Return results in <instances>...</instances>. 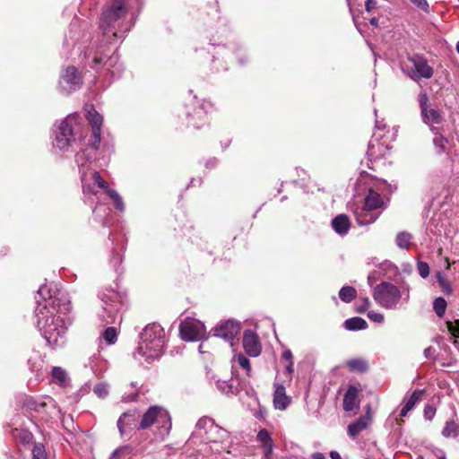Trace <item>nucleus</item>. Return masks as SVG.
<instances>
[{
    "mask_svg": "<svg viewBox=\"0 0 459 459\" xmlns=\"http://www.w3.org/2000/svg\"><path fill=\"white\" fill-rule=\"evenodd\" d=\"M196 184L198 186H200L202 184V179L201 178H198V179L192 178L190 181V184L187 186V187H189L190 186H195Z\"/></svg>",
    "mask_w": 459,
    "mask_h": 459,
    "instance_id": "63",
    "label": "nucleus"
},
{
    "mask_svg": "<svg viewBox=\"0 0 459 459\" xmlns=\"http://www.w3.org/2000/svg\"><path fill=\"white\" fill-rule=\"evenodd\" d=\"M332 228L333 231L340 235V236H345L348 234L350 228H351V221L350 218L344 214H338L336 215L331 222Z\"/></svg>",
    "mask_w": 459,
    "mask_h": 459,
    "instance_id": "22",
    "label": "nucleus"
},
{
    "mask_svg": "<svg viewBox=\"0 0 459 459\" xmlns=\"http://www.w3.org/2000/svg\"><path fill=\"white\" fill-rule=\"evenodd\" d=\"M82 30L80 25L77 22H72L69 27L68 33L65 36V41L64 44L69 48L74 47L77 44L79 40V35L81 33Z\"/></svg>",
    "mask_w": 459,
    "mask_h": 459,
    "instance_id": "25",
    "label": "nucleus"
},
{
    "mask_svg": "<svg viewBox=\"0 0 459 459\" xmlns=\"http://www.w3.org/2000/svg\"><path fill=\"white\" fill-rule=\"evenodd\" d=\"M92 212L97 220L102 221L103 226L108 225V221H106L105 216L110 213L109 208L102 204H97L93 208Z\"/></svg>",
    "mask_w": 459,
    "mask_h": 459,
    "instance_id": "36",
    "label": "nucleus"
},
{
    "mask_svg": "<svg viewBox=\"0 0 459 459\" xmlns=\"http://www.w3.org/2000/svg\"><path fill=\"white\" fill-rule=\"evenodd\" d=\"M93 392L98 397L105 398L108 394L107 384L102 382L98 383L97 385H95Z\"/></svg>",
    "mask_w": 459,
    "mask_h": 459,
    "instance_id": "45",
    "label": "nucleus"
},
{
    "mask_svg": "<svg viewBox=\"0 0 459 459\" xmlns=\"http://www.w3.org/2000/svg\"><path fill=\"white\" fill-rule=\"evenodd\" d=\"M152 427L157 440L164 441L169 437L172 420L167 409L160 405H152L141 415L137 430H145Z\"/></svg>",
    "mask_w": 459,
    "mask_h": 459,
    "instance_id": "5",
    "label": "nucleus"
},
{
    "mask_svg": "<svg viewBox=\"0 0 459 459\" xmlns=\"http://www.w3.org/2000/svg\"><path fill=\"white\" fill-rule=\"evenodd\" d=\"M132 453V447L130 446H121L113 451L108 459H118L122 455H129Z\"/></svg>",
    "mask_w": 459,
    "mask_h": 459,
    "instance_id": "43",
    "label": "nucleus"
},
{
    "mask_svg": "<svg viewBox=\"0 0 459 459\" xmlns=\"http://www.w3.org/2000/svg\"><path fill=\"white\" fill-rule=\"evenodd\" d=\"M347 366L351 371L363 373L368 368V362L363 359H353L347 361Z\"/></svg>",
    "mask_w": 459,
    "mask_h": 459,
    "instance_id": "32",
    "label": "nucleus"
},
{
    "mask_svg": "<svg viewBox=\"0 0 459 459\" xmlns=\"http://www.w3.org/2000/svg\"><path fill=\"white\" fill-rule=\"evenodd\" d=\"M423 353L426 359H431L435 358L436 350L433 347L429 346L424 350Z\"/></svg>",
    "mask_w": 459,
    "mask_h": 459,
    "instance_id": "53",
    "label": "nucleus"
},
{
    "mask_svg": "<svg viewBox=\"0 0 459 459\" xmlns=\"http://www.w3.org/2000/svg\"><path fill=\"white\" fill-rule=\"evenodd\" d=\"M459 435V424L455 420H448L442 430V436L446 438H455Z\"/></svg>",
    "mask_w": 459,
    "mask_h": 459,
    "instance_id": "30",
    "label": "nucleus"
},
{
    "mask_svg": "<svg viewBox=\"0 0 459 459\" xmlns=\"http://www.w3.org/2000/svg\"><path fill=\"white\" fill-rule=\"evenodd\" d=\"M195 429L191 438L200 437L204 442L212 444L211 449L217 453L228 451L230 443V432L217 425L213 419L202 417L196 422Z\"/></svg>",
    "mask_w": 459,
    "mask_h": 459,
    "instance_id": "6",
    "label": "nucleus"
},
{
    "mask_svg": "<svg viewBox=\"0 0 459 459\" xmlns=\"http://www.w3.org/2000/svg\"><path fill=\"white\" fill-rule=\"evenodd\" d=\"M435 277L445 293L449 294L452 292V287L450 283L445 279V276L442 272H437Z\"/></svg>",
    "mask_w": 459,
    "mask_h": 459,
    "instance_id": "42",
    "label": "nucleus"
},
{
    "mask_svg": "<svg viewBox=\"0 0 459 459\" xmlns=\"http://www.w3.org/2000/svg\"><path fill=\"white\" fill-rule=\"evenodd\" d=\"M338 295L342 302L351 303L357 297V290L354 287L343 286Z\"/></svg>",
    "mask_w": 459,
    "mask_h": 459,
    "instance_id": "31",
    "label": "nucleus"
},
{
    "mask_svg": "<svg viewBox=\"0 0 459 459\" xmlns=\"http://www.w3.org/2000/svg\"><path fill=\"white\" fill-rule=\"evenodd\" d=\"M102 337L108 344H114L117 340V328L114 326L107 327L102 333Z\"/></svg>",
    "mask_w": 459,
    "mask_h": 459,
    "instance_id": "39",
    "label": "nucleus"
},
{
    "mask_svg": "<svg viewBox=\"0 0 459 459\" xmlns=\"http://www.w3.org/2000/svg\"><path fill=\"white\" fill-rule=\"evenodd\" d=\"M435 414H436V409L433 406H431L429 404L425 406L424 418L426 420H431L434 418Z\"/></svg>",
    "mask_w": 459,
    "mask_h": 459,
    "instance_id": "50",
    "label": "nucleus"
},
{
    "mask_svg": "<svg viewBox=\"0 0 459 459\" xmlns=\"http://www.w3.org/2000/svg\"><path fill=\"white\" fill-rule=\"evenodd\" d=\"M370 424V418L367 415L360 416L358 420L351 422L348 426V436L354 439L364 429H368Z\"/></svg>",
    "mask_w": 459,
    "mask_h": 459,
    "instance_id": "23",
    "label": "nucleus"
},
{
    "mask_svg": "<svg viewBox=\"0 0 459 459\" xmlns=\"http://www.w3.org/2000/svg\"><path fill=\"white\" fill-rule=\"evenodd\" d=\"M138 396V394L137 393H134V394H128V395H124L122 400L126 403H129V402H133L134 401Z\"/></svg>",
    "mask_w": 459,
    "mask_h": 459,
    "instance_id": "58",
    "label": "nucleus"
},
{
    "mask_svg": "<svg viewBox=\"0 0 459 459\" xmlns=\"http://www.w3.org/2000/svg\"><path fill=\"white\" fill-rule=\"evenodd\" d=\"M368 317L375 323H382L384 321V316L375 311L368 312Z\"/></svg>",
    "mask_w": 459,
    "mask_h": 459,
    "instance_id": "51",
    "label": "nucleus"
},
{
    "mask_svg": "<svg viewBox=\"0 0 459 459\" xmlns=\"http://www.w3.org/2000/svg\"><path fill=\"white\" fill-rule=\"evenodd\" d=\"M218 164V160L216 158H210L209 160H207L205 161V167L207 169H213L217 166Z\"/></svg>",
    "mask_w": 459,
    "mask_h": 459,
    "instance_id": "56",
    "label": "nucleus"
},
{
    "mask_svg": "<svg viewBox=\"0 0 459 459\" xmlns=\"http://www.w3.org/2000/svg\"><path fill=\"white\" fill-rule=\"evenodd\" d=\"M281 358H282V359H284V360H286L288 362L293 361L292 360L293 356H292V352H291L290 350H285L282 352Z\"/></svg>",
    "mask_w": 459,
    "mask_h": 459,
    "instance_id": "57",
    "label": "nucleus"
},
{
    "mask_svg": "<svg viewBox=\"0 0 459 459\" xmlns=\"http://www.w3.org/2000/svg\"><path fill=\"white\" fill-rule=\"evenodd\" d=\"M448 328L453 334L459 337V320H455L454 323H448Z\"/></svg>",
    "mask_w": 459,
    "mask_h": 459,
    "instance_id": "52",
    "label": "nucleus"
},
{
    "mask_svg": "<svg viewBox=\"0 0 459 459\" xmlns=\"http://www.w3.org/2000/svg\"><path fill=\"white\" fill-rule=\"evenodd\" d=\"M143 0H107L99 19V30L91 36L83 33L82 56L84 65L108 76L109 83L121 77L124 65L115 47L134 26Z\"/></svg>",
    "mask_w": 459,
    "mask_h": 459,
    "instance_id": "1",
    "label": "nucleus"
},
{
    "mask_svg": "<svg viewBox=\"0 0 459 459\" xmlns=\"http://www.w3.org/2000/svg\"><path fill=\"white\" fill-rule=\"evenodd\" d=\"M179 333L182 340L195 342L205 337L206 327L203 322L197 319L187 318L180 324Z\"/></svg>",
    "mask_w": 459,
    "mask_h": 459,
    "instance_id": "15",
    "label": "nucleus"
},
{
    "mask_svg": "<svg viewBox=\"0 0 459 459\" xmlns=\"http://www.w3.org/2000/svg\"><path fill=\"white\" fill-rule=\"evenodd\" d=\"M74 117L68 116L55 125L53 146L62 152H69L75 143Z\"/></svg>",
    "mask_w": 459,
    "mask_h": 459,
    "instance_id": "11",
    "label": "nucleus"
},
{
    "mask_svg": "<svg viewBox=\"0 0 459 459\" xmlns=\"http://www.w3.org/2000/svg\"><path fill=\"white\" fill-rule=\"evenodd\" d=\"M412 267L410 264H403V271L407 273H411Z\"/></svg>",
    "mask_w": 459,
    "mask_h": 459,
    "instance_id": "61",
    "label": "nucleus"
},
{
    "mask_svg": "<svg viewBox=\"0 0 459 459\" xmlns=\"http://www.w3.org/2000/svg\"><path fill=\"white\" fill-rule=\"evenodd\" d=\"M100 307L97 312L99 320L104 325L119 324L122 321V314L125 308L126 295L106 289L99 294Z\"/></svg>",
    "mask_w": 459,
    "mask_h": 459,
    "instance_id": "7",
    "label": "nucleus"
},
{
    "mask_svg": "<svg viewBox=\"0 0 459 459\" xmlns=\"http://www.w3.org/2000/svg\"><path fill=\"white\" fill-rule=\"evenodd\" d=\"M140 417L137 410H129L120 415L117 426L122 438L129 437L131 431L134 429H137Z\"/></svg>",
    "mask_w": 459,
    "mask_h": 459,
    "instance_id": "17",
    "label": "nucleus"
},
{
    "mask_svg": "<svg viewBox=\"0 0 459 459\" xmlns=\"http://www.w3.org/2000/svg\"><path fill=\"white\" fill-rule=\"evenodd\" d=\"M379 273L377 271H374L370 273L368 276V283L372 286L377 280H378Z\"/></svg>",
    "mask_w": 459,
    "mask_h": 459,
    "instance_id": "54",
    "label": "nucleus"
},
{
    "mask_svg": "<svg viewBox=\"0 0 459 459\" xmlns=\"http://www.w3.org/2000/svg\"><path fill=\"white\" fill-rule=\"evenodd\" d=\"M343 326L348 331H359L366 329L368 323L362 317L354 316L346 319L343 323Z\"/></svg>",
    "mask_w": 459,
    "mask_h": 459,
    "instance_id": "28",
    "label": "nucleus"
},
{
    "mask_svg": "<svg viewBox=\"0 0 459 459\" xmlns=\"http://www.w3.org/2000/svg\"><path fill=\"white\" fill-rule=\"evenodd\" d=\"M290 403V398L286 394V389L282 384L274 383L273 406L275 409L283 411Z\"/></svg>",
    "mask_w": 459,
    "mask_h": 459,
    "instance_id": "20",
    "label": "nucleus"
},
{
    "mask_svg": "<svg viewBox=\"0 0 459 459\" xmlns=\"http://www.w3.org/2000/svg\"><path fill=\"white\" fill-rule=\"evenodd\" d=\"M109 198L114 202L115 207L119 212L125 211V204L120 195L114 189H107L106 193Z\"/></svg>",
    "mask_w": 459,
    "mask_h": 459,
    "instance_id": "37",
    "label": "nucleus"
},
{
    "mask_svg": "<svg viewBox=\"0 0 459 459\" xmlns=\"http://www.w3.org/2000/svg\"><path fill=\"white\" fill-rule=\"evenodd\" d=\"M410 2L421 11L429 13V4L427 0H410Z\"/></svg>",
    "mask_w": 459,
    "mask_h": 459,
    "instance_id": "49",
    "label": "nucleus"
},
{
    "mask_svg": "<svg viewBox=\"0 0 459 459\" xmlns=\"http://www.w3.org/2000/svg\"><path fill=\"white\" fill-rule=\"evenodd\" d=\"M358 388L350 385L343 397V409L346 411H351L357 407Z\"/></svg>",
    "mask_w": 459,
    "mask_h": 459,
    "instance_id": "24",
    "label": "nucleus"
},
{
    "mask_svg": "<svg viewBox=\"0 0 459 459\" xmlns=\"http://www.w3.org/2000/svg\"><path fill=\"white\" fill-rule=\"evenodd\" d=\"M52 380L59 386L65 387L69 384L66 371L60 367H54L51 370Z\"/></svg>",
    "mask_w": 459,
    "mask_h": 459,
    "instance_id": "29",
    "label": "nucleus"
},
{
    "mask_svg": "<svg viewBox=\"0 0 459 459\" xmlns=\"http://www.w3.org/2000/svg\"><path fill=\"white\" fill-rule=\"evenodd\" d=\"M32 459H47L45 447L42 444H35L32 449Z\"/></svg>",
    "mask_w": 459,
    "mask_h": 459,
    "instance_id": "44",
    "label": "nucleus"
},
{
    "mask_svg": "<svg viewBox=\"0 0 459 459\" xmlns=\"http://www.w3.org/2000/svg\"><path fill=\"white\" fill-rule=\"evenodd\" d=\"M370 301L368 298L363 299V306L358 309L359 313H363L368 307Z\"/></svg>",
    "mask_w": 459,
    "mask_h": 459,
    "instance_id": "59",
    "label": "nucleus"
},
{
    "mask_svg": "<svg viewBox=\"0 0 459 459\" xmlns=\"http://www.w3.org/2000/svg\"><path fill=\"white\" fill-rule=\"evenodd\" d=\"M285 369L289 375H291L294 371L293 361L289 362Z\"/></svg>",
    "mask_w": 459,
    "mask_h": 459,
    "instance_id": "60",
    "label": "nucleus"
},
{
    "mask_svg": "<svg viewBox=\"0 0 459 459\" xmlns=\"http://www.w3.org/2000/svg\"><path fill=\"white\" fill-rule=\"evenodd\" d=\"M22 404L26 412L44 420H48L57 410L56 402L48 395L25 396Z\"/></svg>",
    "mask_w": 459,
    "mask_h": 459,
    "instance_id": "9",
    "label": "nucleus"
},
{
    "mask_svg": "<svg viewBox=\"0 0 459 459\" xmlns=\"http://www.w3.org/2000/svg\"><path fill=\"white\" fill-rule=\"evenodd\" d=\"M377 7V1L376 0H366L365 3V8L367 12H371Z\"/></svg>",
    "mask_w": 459,
    "mask_h": 459,
    "instance_id": "55",
    "label": "nucleus"
},
{
    "mask_svg": "<svg viewBox=\"0 0 459 459\" xmlns=\"http://www.w3.org/2000/svg\"><path fill=\"white\" fill-rule=\"evenodd\" d=\"M330 457L331 459H342L341 455L337 451H331Z\"/></svg>",
    "mask_w": 459,
    "mask_h": 459,
    "instance_id": "62",
    "label": "nucleus"
},
{
    "mask_svg": "<svg viewBox=\"0 0 459 459\" xmlns=\"http://www.w3.org/2000/svg\"><path fill=\"white\" fill-rule=\"evenodd\" d=\"M86 118L91 127V134L85 146L75 154L84 201L94 203L99 200V194L107 193L108 183L101 178L97 168L105 167L110 161L114 152V143L101 139L102 116L93 106L86 109Z\"/></svg>",
    "mask_w": 459,
    "mask_h": 459,
    "instance_id": "2",
    "label": "nucleus"
},
{
    "mask_svg": "<svg viewBox=\"0 0 459 459\" xmlns=\"http://www.w3.org/2000/svg\"><path fill=\"white\" fill-rule=\"evenodd\" d=\"M185 117L186 126L199 129L205 124V117L212 108V104L205 100H198L192 96L185 104Z\"/></svg>",
    "mask_w": 459,
    "mask_h": 459,
    "instance_id": "10",
    "label": "nucleus"
},
{
    "mask_svg": "<svg viewBox=\"0 0 459 459\" xmlns=\"http://www.w3.org/2000/svg\"><path fill=\"white\" fill-rule=\"evenodd\" d=\"M418 102L423 124L428 126L432 133H435L438 129L437 126L445 120L442 112L430 107L429 96L425 91L420 92Z\"/></svg>",
    "mask_w": 459,
    "mask_h": 459,
    "instance_id": "13",
    "label": "nucleus"
},
{
    "mask_svg": "<svg viewBox=\"0 0 459 459\" xmlns=\"http://www.w3.org/2000/svg\"><path fill=\"white\" fill-rule=\"evenodd\" d=\"M35 309L36 326L52 349H60L66 343L67 324L65 317L71 310L67 292L52 284L42 285L37 292Z\"/></svg>",
    "mask_w": 459,
    "mask_h": 459,
    "instance_id": "3",
    "label": "nucleus"
},
{
    "mask_svg": "<svg viewBox=\"0 0 459 459\" xmlns=\"http://www.w3.org/2000/svg\"><path fill=\"white\" fill-rule=\"evenodd\" d=\"M108 242H110L113 248L109 264L113 266L115 272L118 273L122 263V255L116 251L114 239L110 236L108 237Z\"/></svg>",
    "mask_w": 459,
    "mask_h": 459,
    "instance_id": "33",
    "label": "nucleus"
},
{
    "mask_svg": "<svg viewBox=\"0 0 459 459\" xmlns=\"http://www.w3.org/2000/svg\"><path fill=\"white\" fill-rule=\"evenodd\" d=\"M238 362L243 368L246 369L247 375L249 376L250 371H251L249 359L243 354H238Z\"/></svg>",
    "mask_w": 459,
    "mask_h": 459,
    "instance_id": "47",
    "label": "nucleus"
},
{
    "mask_svg": "<svg viewBox=\"0 0 459 459\" xmlns=\"http://www.w3.org/2000/svg\"><path fill=\"white\" fill-rule=\"evenodd\" d=\"M446 305V301L444 298L439 297L435 299L433 309L438 317H442L445 315Z\"/></svg>",
    "mask_w": 459,
    "mask_h": 459,
    "instance_id": "40",
    "label": "nucleus"
},
{
    "mask_svg": "<svg viewBox=\"0 0 459 459\" xmlns=\"http://www.w3.org/2000/svg\"><path fill=\"white\" fill-rule=\"evenodd\" d=\"M243 348L250 357H257L262 351L261 342L257 333L251 330L247 329L243 334Z\"/></svg>",
    "mask_w": 459,
    "mask_h": 459,
    "instance_id": "19",
    "label": "nucleus"
},
{
    "mask_svg": "<svg viewBox=\"0 0 459 459\" xmlns=\"http://www.w3.org/2000/svg\"><path fill=\"white\" fill-rule=\"evenodd\" d=\"M383 198L380 195V194H378L377 191L373 189H369L368 194L365 198L364 206L375 211L380 208L383 205Z\"/></svg>",
    "mask_w": 459,
    "mask_h": 459,
    "instance_id": "26",
    "label": "nucleus"
},
{
    "mask_svg": "<svg viewBox=\"0 0 459 459\" xmlns=\"http://www.w3.org/2000/svg\"><path fill=\"white\" fill-rule=\"evenodd\" d=\"M408 60L412 64L411 71L408 75L413 81H420L421 79H429L433 75V68L429 65L425 57L420 55H412L409 56Z\"/></svg>",
    "mask_w": 459,
    "mask_h": 459,
    "instance_id": "16",
    "label": "nucleus"
},
{
    "mask_svg": "<svg viewBox=\"0 0 459 459\" xmlns=\"http://www.w3.org/2000/svg\"><path fill=\"white\" fill-rule=\"evenodd\" d=\"M313 459H325V455L322 453H314L312 455Z\"/></svg>",
    "mask_w": 459,
    "mask_h": 459,
    "instance_id": "64",
    "label": "nucleus"
},
{
    "mask_svg": "<svg viewBox=\"0 0 459 459\" xmlns=\"http://www.w3.org/2000/svg\"><path fill=\"white\" fill-rule=\"evenodd\" d=\"M216 387L219 391L225 394H235L236 388L230 382V380H221L218 379L215 382Z\"/></svg>",
    "mask_w": 459,
    "mask_h": 459,
    "instance_id": "34",
    "label": "nucleus"
},
{
    "mask_svg": "<svg viewBox=\"0 0 459 459\" xmlns=\"http://www.w3.org/2000/svg\"><path fill=\"white\" fill-rule=\"evenodd\" d=\"M417 270L420 276L423 279H426L429 275V266L426 262L419 260L417 262Z\"/></svg>",
    "mask_w": 459,
    "mask_h": 459,
    "instance_id": "46",
    "label": "nucleus"
},
{
    "mask_svg": "<svg viewBox=\"0 0 459 459\" xmlns=\"http://www.w3.org/2000/svg\"><path fill=\"white\" fill-rule=\"evenodd\" d=\"M422 394H423V390H415L410 395V397L403 403L401 411H400V416L405 417L407 415V413L415 406V404L420 399Z\"/></svg>",
    "mask_w": 459,
    "mask_h": 459,
    "instance_id": "27",
    "label": "nucleus"
},
{
    "mask_svg": "<svg viewBox=\"0 0 459 459\" xmlns=\"http://www.w3.org/2000/svg\"><path fill=\"white\" fill-rule=\"evenodd\" d=\"M83 77L77 67L68 65L62 69L58 82L63 93L69 94L81 89Z\"/></svg>",
    "mask_w": 459,
    "mask_h": 459,
    "instance_id": "14",
    "label": "nucleus"
},
{
    "mask_svg": "<svg viewBox=\"0 0 459 459\" xmlns=\"http://www.w3.org/2000/svg\"><path fill=\"white\" fill-rule=\"evenodd\" d=\"M373 298L382 307L394 309L402 298V293L393 283L383 281L374 288Z\"/></svg>",
    "mask_w": 459,
    "mask_h": 459,
    "instance_id": "12",
    "label": "nucleus"
},
{
    "mask_svg": "<svg viewBox=\"0 0 459 459\" xmlns=\"http://www.w3.org/2000/svg\"><path fill=\"white\" fill-rule=\"evenodd\" d=\"M257 440L261 442L263 447L270 448V444L273 443L270 433L265 429H262L259 430V432L257 433Z\"/></svg>",
    "mask_w": 459,
    "mask_h": 459,
    "instance_id": "41",
    "label": "nucleus"
},
{
    "mask_svg": "<svg viewBox=\"0 0 459 459\" xmlns=\"http://www.w3.org/2000/svg\"><path fill=\"white\" fill-rule=\"evenodd\" d=\"M434 138H433V144L437 150V152L442 153L446 150V146L447 143V140L446 137H444L439 132L438 129L433 133Z\"/></svg>",
    "mask_w": 459,
    "mask_h": 459,
    "instance_id": "35",
    "label": "nucleus"
},
{
    "mask_svg": "<svg viewBox=\"0 0 459 459\" xmlns=\"http://www.w3.org/2000/svg\"><path fill=\"white\" fill-rule=\"evenodd\" d=\"M356 221L359 226H367L375 222L379 217V213L376 212L372 209H368L363 206L360 209H357L354 212Z\"/></svg>",
    "mask_w": 459,
    "mask_h": 459,
    "instance_id": "21",
    "label": "nucleus"
},
{
    "mask_svg": "<svg viewBox=\"0 0 459 459\" xmlns=\"http://www.w3.org/2000/svg\"><path fill=\"white\" fill-rule=\"evenodd\" d=\"M240 331V323L232 319L221 321L212 330V335L232 342Z\"/></svg>",
    "mask_w": 459,
    "mask_h": 459,
    "instance_id": "18",
    "label": "nucleus"
},
{
    "mask_svg": "<svg viewBox=\"0 0 459 459\" xmlns=\"http://www.w3.org/2000/svg\"><path fill=\"white\" fill-rule=\"evenodd\" d=\"M16 437H18L22 444H29L33 439L32 434L29 431L24 430L19 431Z\"/></svg>",
    "mask_w": 459,
    "mask_h": 459,
    "instance_id": "48",
    "label": "nucleus"
},
{
    "mask_svg": "<svg viewBox=\"0 0 459 459\" xmlns=\"http://www.w3.org/2000/svg\"><path fill=\"white\" fill-rule=\"evenodd\" d=\"M165 344L166 334L163 327L152 323L146 325L140 333L136 353L150 364L163 355Z\"/></svg>",
    "mask_w": 459,
    "mask_h": 459,
    "instance_id": "4",
    "label": "nucleus"
},
{
    "mask_svg": "<svg viewBox=\"0 0 459 459\" xmlns=\"http://www.w3.org/2000/svg\"><path fill=\"white\" fill-rule=\"evenodd\" d=\"M411 235L409 232L402 231L397 234L395 243L398 247L408 249L411 244Z\"/></svg>",
    "mask_w": 459,
    "mask_h": 459,
    "instance_id": "38",
    "label": "nucleus"
},
{
    "mask_svg": "<svg viewBox=\"0 0 459 459\" xmlns=\"http://www.w3.org/2000/svg\"><path fill=\"white\" fill-rule=\"evenodd\" d=\"M214 50L215 52L212 54V69L215 72L227 71L232 56L236 57L239 65H246L250 60L247 48L239 41H231L227 45L218 44Z\"/></svg>",
    "mask_w": 459,
    "mask_h": 459,
    "instance_id": "8",
    "label": "nucleus"
}]
</instances>
